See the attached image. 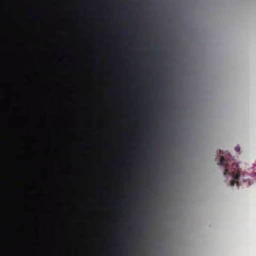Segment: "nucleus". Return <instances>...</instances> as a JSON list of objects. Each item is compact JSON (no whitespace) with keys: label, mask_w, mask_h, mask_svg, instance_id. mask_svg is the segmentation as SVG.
I'll return each instance as SVG.
<instances>
[{"label":"nucleus","mask_w":256,"mask_h":256,"mask_svg":"<svg viewBox=\"0 0 256 256\" xmlns=\"http://www.w3.org/2000/svg\"><path fill=\"white\" fill-rule=\"evenodd\" d=\"M149 50L150 52H154V53H158V52H159L158 50L156 48H150Z\"/></svg>","instance_id":"2"},{"label":"nucleus","mask_w":256,"mask_h":256,"mask_svg":"<svg viewBox=\"0 0 256 256\" xmlns=\"http://www.w3.org/2000/svg\"><path fill=\"white\" fill-rule=\"evenodd\" d=\"M230 158H225L222 156L218 164L222 165L224 168V175L228 174L235 180H238L240 172L238 170V164L232 163L230 164L231 166H230Z\"/></svg>","instance_id":"1"},{"label":"nucleus","mask_w":256,"mask_h":256,"mask_svg":"<svg viewBox=\"0 0 256 256\" xmlns=\"http://www.w3.org/2000/svg\"><path fill=\"white\" fill-rule=\"evenodd\" d=\"M220 154H223V152H222V151L221 150H220Z\"/></svg>","instance_id":"6"},{"label":"nucleus","mask_w":256,"mask_h":256,"mask_svg":"<svg viewBox=\"0 0 256 256\" xmlns=\"http://www.w3.org/2000/svg\"><path fill=\"white\" fill-rule=\"evenodd\" d=\"M240 150V148L239 146H236L235 147V150L236 152H238Z\"/></svg>","instance_id":"4"},{"label":"nucleus","mask_w":256,"mask_h":256,"mask_svg":"<svg viewBox=\"0 0 256 256\" xmlns=\"http://www.w3.org/2000/svg\"><path fill=\"white\" fill-rule=\"evenodd\" d=\"M238 183V182H235L234 180H231L230 181V184L231 186H234L235 183Z\"/></svg>","instance_id":"3"},{"label":"nucleus","mask_w":256,"mask_h":256,"mask_svg":"<svg viewBox=\"0 0 256 256\" xmlns=\"http://www.w3.org/2000/svg\"><path fill=\"white\" fill-rule=\"evenodd\" d=\"M121 194H122V196H126V192H122Z\"/></svg>","instance_id":"5"}]
</instances>
